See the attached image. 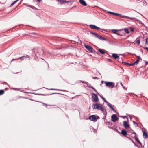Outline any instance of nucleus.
<instances>
[{
    "label": "nucleus",
    "mask_w": 148,
    "mask_h": 148,
    "mask_svg": "<svg viewBox=\"0 0 148 148\" xmlns=\"http://www.w3.org/2000/svg\"><path fill=\"white\" fill-rule=\"evenodd\" d=\"M88 119L91 121H96L97 119L95 115H92L89 116Z\"/></svg>",
    "instance_id": "obj_6"
},
{
    "label": "nucleus",
    "mask_w": 148,
    "mask_h": 148,
    "mask_svg": "<svg viewBox=\"0 0 148 148\" xmlns=\"http://www.w3.org/2000/svg\"><path fill=\"white\" fill-rule=\"evenodd\" d=\"M146 50L148 51V47H145L144 48Z\"/></svg>",
    "instance_id": "obj_47"
},
{
    "label": "nucleus",
    "mask_w": 148,
    "mask_h": 148,
    "mask_svg": "<svg viewBox=\"0 0 148 148\" xmlns=\"http://www.w3.org/2000/svg\"><path fill=\"white\" fill-rule=\"evenodd\" d=\"M127 137V138H129H129H129L128 137Z\"/></svg>",
    "instance_id": "obj_57"
},
{
    "label": "nucleus",
    "mask_w": 148,
    "mask_h": 148,
    "mask_svg": "<svg viewBox=\"0 0 148 148\" xmlns=\"http://www.w3.org/2000/svg\"><path fill=\"white\" fill-rule=\"evenodd\" d=\"M126 117L127 119V121H124L123 122V124L125 128V129H127L129 128L130 127V126L128 124V118L127 117Z\"/></svg>",
    "instance_id": "obj_8"
},
{
    "label": "nucleus",
    "mask_w": 148,
    "mask_h": 148,
    "mask_svg": "<svg viewBox=\"0 0 148 148\" xmlns=\"http://www.w3.org/2000/svg\"><path fill=\"white\" fill-rule=\"evenodd\" d=\"M121 134L123 136H125L127 134V133L126 130H122L121 132Z\"/></svg>",
    "instance_id": "obj_16"
},
{
    "label": "nucleus",
    "mask_w": 148,
    "mask_h": 148,
    "mask_svg": "<svg viewBox=\"0 0 148 148\" xmlns=\"http://www.w3.org/2000/svg\"><path fill=\"white\" fill-rule=\"evenodd\" d=\"M120 117H123V116H121Z\"/></svg>",
    "instance_id": "obj_59"
},
{
    "label": "nucleus",
    "mask_w": 148,
    "mask_h": 148,
    "mask_svg": "<svg viewBox=\"0 0 148 148\" xmlns=\"http://www.w3.org/2000/svg\"><path fill=\"white\" fill-rule=\"evenodd\" d=\"M94 130H95V131H94V132H96V131H95V129Z\"/></svg>",
    "instance_id": "obj_56"
},
{
    "label": "nucleus",
    "mask_w": 148,
    "mask_h": 148,
    "mask_svg": "<svg viewBox=\"0 0 148 148\" xmlns=\"http://www.w3.org/2000/svg\"><path fill=\"white\" fill-rule=\"evenodd\" d=\"M103 10L106 12H107L109 14H112V15H113L114 14V12H110V11H107V10H104V9H103Z\"/></svg>",
    "instance_id": "obj_23"
},
{
    "label": "nucleus",
    "mask_w": 148,
    "mask_h": 148,
    "mask_svg": "<svg viewBox=\"0 0 148 148\" xmlns=\"http://www.w3.org/2000/svg\"><path fill=\"white\" fill-rule=\"evenodd\" d=\"M92 101L94 102H97L99 100L97 96L95 94H92Z\"/></svg>",
    "instance_id": "obj_4"
},
{
    "label": "nucleus",
    "mask_w": 148,
    "mask_h": 148,
    "mask_svg": "<svg viewBox=\"0 0 148 148\" xmlns=\"http://www.w3.org/2000/svg\"><path fill=\"white\" fill-rule=\"evenodd\" d=\"M131 132L132 134H135V136H136V133L133 130H132Z\"/></svg>",
    "instance_id": "obj_32"
},
{
    "label": "nucleus",
    "mask_w": 148,
    "mask_h": 148,
    "mask_svg": "<svg viewBox=\"0 0 148 148\" xmlns=\"http://www.w3.org/2000/svg\"><path fill=\"white\" fill-rule=\"evenodd\" d=\"M93 79H98V78L97 77H93Z\"/></svg>",
    "instance_id": "obj_46"
},
{
    "label": "nucleus",
    "mask_w": 148,
    "mask_h": 148,
    "mask_svg": "<svg viewBox=\"0 0 148 148\" xmlns=\"http://www.w3.org/2000/svg\"><path fill=\"white\" fill-rule=\"evenodd\" d=\"M138 59H138L139 61L140 59V58L139 56L138 57Z\"/></svg>",
    "instance_id": "obj_51"
},
{
    "label": "nucleus",
    "mask_w": 148,
    "mask_h": 148,
    "mask_svg": "<svg viewBox=\"0 0 148 148\" xmlns=\"http://www.w3.org/2000/svg\"><path fill=\"white\" fill-rule=\"evenodd\" d=\"M105 84L106 86L111 88H114L115 86L114 83L112 82H105Z\"/></svg>",
    "instance_id": "obj_3"
},
{
    "label": "nucleus",
    "mask_w": 148,
    "mask_h": 148,
    "mask_svg": "<svg viewBox=\"0 0 148 148\" xmlns=\"http://www.w3.org/2000/svg\"><path fill=\"white\" fill-rule=\"evenodd\" d=\"M107 60L109 62H113V61L112 60L110 59H107Z\"/></svg>",
    "instance_id": "obj_40"
},
{
    "label": "nucleus",
    "mask_w": 148,
    "mask_h": 148,
    "mask_svg": "<svg viewBox=\"0 0 148 148\" xmlns=\"http://www.w3.org/2000/svg\"><path fill=\"white\" fill-rule=\"evenodd\" d=\"M66 1V2H65V3H67V2H69V1Z\"/></svg>",
    "instance_id": "obj_55"
},
{
    "label": "nucleus",
    "mask_w": 148,
    "mask_h": 148,
    "mask_svg": "<svg viewBox=\"0 0 148 148\" xmlns=\"http://www.w3.org/2000/svg\"><path fill=\"white\" fill-rule=\"evenodd\" d=\"M62 94V95H64V94H60V93H54L51 94V95H52V94Z\"/></svg>",
    "instance_id": "obj_44"
},
{
    "label": "nucleus",
    "mask_w": 148,
    "mask_h": 148,
    "mask_svg": "<svg viewBox=\"0 0 148 148\" xmlns=\"http://www.w3.org/2000/svg\"><path fill=\"white\" fill-rule=\"evenodd\" d=\"M86 85H87V86L89 88H91L92 89H93L95 92H97V91L90 84L88 83V84H86Z\"/></svg>",
    "instance_id": "obj_15"
},
{
    "label": "nucleus",
    "mask_w": 148,
    "mask_h": 148,
    "mask_svg": "<svg viewBox=\"0 0 148 148\" xmlns=\"http://www.w3.org/2000/svg\"><path fill=\"white\" fill-rule=\"evenodd\" d=\"M106 82V81H101V84L100 85H101V84H102L103 83H105V84Z\"/></svg>",
    "instance_id": "obj_43"
},
{
    "label": "nucleus",
    "mask_w": 148,
    "mask_h": 148,
    "mask_svg": "<svg viewBox=\"0 0 148 148\" xmlns=\"http://www.w3.org/2000/svg\"><path fill=\"white\" fill-rule=\"evenodd\" d=\"M146 44L148 45V38H147L146 40Z\"/></svg>",
    "instance_id": "obj_39"
},
{
    "label": "nucleus",
    "mask_w": 148,
    "mask_h": 148,
    "mask_svg": "<svg viewBox=\"0 0 148 148\" xmlns=\"http://www.w3.org/2000/svg\"><path fill=\"white\" fill-rule=\"evenodd\" d=\"M79 2L82 5L84 6H86L87 5V4L84 0H79Z\"/></svg>",
    "instance_id": "obj_14"
},
{
    "label": "nucleus",
    "mask_w": 148,
    "mask_h": 148,
    "mask_svg": "<svg viewBox=\"0 0 148 148\" xmlns=\"http://www.w3.org/2000/svg\"><path fill=\"white\" fill-rule=\"evenodd\" d=\"M19 0H16L15 1L13 2V3H12L10 5V6H12L13 5L16 3Z\"/></svg>",
    "instance_id": "obj_25"
},
{
    "label": "nucleus",
    "mask_w": 148,
    "mask_h": 148,
    "mask_svg": "<svg viewBox=\"0 0 148 148\" xmlns=\"http://www.w3.org/2000/svg\"><path fill=\"white\" fill-rule=\"evenodd\" d=\"M127 19H135V20L137 21H139V22H141L139 20H136V18H135L130 17L127 16Z\"/></svg>",
    "instance_id": "obj_20"
},
{
    "label": "nucleus",
    "mask_w": 148,
    "mask_h": 148,
    "mask_svg": "<svg viewBox=\"0 0 148 148\" xmlns=\"http://www.w3.org/2000/svg\"><path fill=\"white\" fill-rule=\"evenodd\" d=\"M89 32L91 34L95 35L96 38L100 40H104L105 41H106L107 40L106 38L102 37V36L99 35L97 33H94L91 31H90Z\"/></svg>",
    "instance_id": "obj_1"
},
{
    "label": "nucleus",
    "mask_w": 148,
    "mask_h": 148,
    "mask_svg": "<svg viewBox=\"0 0 148 148\" xmlns=\"http://www.w3.org/2000/svg\"><path fill=\"white\" fill-rule=\"evenodd\" d=\"M97 118L98 119H99V117L98 116H97Z\"/></svg>",
    "instance_id": "obj_54"
},
{
    "label": "nucleus",
    "mask_w": 148,
    "mask_h": 148,
    "mask_svg": "<svg viewBox=\"0 0 148 148\" xmlns=\"http://www.w3.org/2000/svg\"><path fill=\"white\" fill-rule=\"evenodd\" d=\"M112 56L114 59L117 60L118 62H121V58H119V56L117 54L113 53L112 54Z\"/></svg>",
    "instance_id": "obj_5"
},
{
    "label": "nucleus",
    "mask_w": 148,
    "mask_h": 148,
    "mask_svg": "<svg viewBox=\"0 0 148 148\" xmlns=\"http://www.w3.org/2000/svg\"><path fill=\"white\" fill-rule=\"evenodd\" d=\"M90 27L91 28L93 29H95V30H99L100 29V28L95 26V25H89Z\"/></svg>",
    "instance_id": "obj_11"
},
{
    "label": "nucleus",
    "mask_w": 148,
    "mask_h": 148,
    "mask_svg": "<svg viewBox=\"0 0 148 148\" xmlns=\"http://www.w3.org/2000/svg\"><path fill=\"white\" fill-rule=\"evenodd\" d=\"M49 89L50 90H59V91L68 92L66 90H64L57 89H54V88H51Z\"/></svg>",
    "instance_id": "obj_21"
},
{
    "label": "nucleus",
    "mask_w": 148,
    "mask_h": 148,
    "mask_svg": "<svg viewBox=\"0 0 148 148\" xmlns=\"http://www.w3.org/2000/svg\"><path fill=\"white\" fill-rule=\"evenodd\" d=\"M24 56H23L22 57H20L18 58V59H20L21 60H22L23 59V58H24Z\"/></svg>",
    "instance_id": "obj_36"
},
{
    "label": "nucleus",
    "mask_w": 148,
    "mask_h": 148,
    "mask_svg": "<svg viewBox=\"0 0 148 148\" xmlns=\"http://www.w3.org/2000/svg\"><path fill=\"white\" fill-rule=\"evenodd\" d=\"M42 103L44 105V106H46V105H47L46 104H45L44 103Z\"/></svg>",
    "instance_id": "obj_52"
},
{
    "label": "nucleus",
    "mask_w": 148,
    "mask_h": 148,
    "mask_svg": "<svg viewBox=\"0 0 148 148\" xmlns=\"http://www.w3.org/2000/svg\"><path fill=\"white\" fill-rule=\"evenodd\" d=\"M119 118L116 116V114H113L111 116V120L113 122H115L118 120Z\"/></svg>",
    "instance_id": "obj_10"
},
{
    "label": "nucleus",
    "mask_w": 148,
    "mask_h": 148,
    "mask_svg": "<svg viewBox=\"0 0 148 148\" xmlns=\"http://www.w3.org/2000/svg\"><path fill=\"white\" fill-rule=\"evenodd\" d=\"M36 94L37 95H42V96L45 95L44 94Z\"/></svg>",
    "instance_id": "obj_45"
},
{
    "label": "nucleus",
    "mask_w": 148,
    "mask_h": 148,
    "mask_svg": "<svg viewBox=\"0 0 148 148\" xmlns=\"http://www.w3.org/2000/svg\"><path fill=\"white\" fill-rule=\"evenodd\" d=\"M25 56L24 57V58H29V56L28 55H26L25 56Z\"/></svg>",
    "instance_id": "obj_42"
},
{
    "label": "nucleus",
    "mask_w": 148,
    "mask_h": 148,
    "mask_svg": "<svg viewBox=\"0 0 148 148\" xmlns=\"http://www.w3.org/2000/svg\"><path fill=\"white\" fill-rule=\"evenodd\" d=\"M121 61H122L121 62H122V64L124 65H129L130 66L133 65V63L130 64V63H128L125 62H123V60L122 58H121Z\"/></svg>",
    "instance_id": "obj_12"
},
{
    "label": "nucleus",
    "mask_w": 148,
    "mask_h": 148,
    "mask_svg": "<svg viewBox=\"0 0 148 148\" xmlns=\"http://www.w3.org/2000/svg\"><path fill=\"white\" fill-rule=\"evenodd\" d=\"M113 15H115L116 16H119L120 15L119 14L115 13H114Z\"/></svg>",
    "instance_id": "obj_33"
},
{
    "label": "nucleus",
    "mask_w": 148,
    "mask_h": 148,
    "mask_svg": "<svg viewBox=\"0 0 148 148\" xmlns=\"http://www.w3.org/2000/svg\"><path fill=\"white\" fill-rule=\"evenodd\" d=\"M98 50L99 51L100 53L102 54H103L105 53L104 50L103 49H99Z\"/></svg>",
    "instance_id": "obj_19"
},
{
    "label": "nucleus",
    "mask_w": 148,
    "mask_h": 148,
    "mask_svg": "<svg viewBox=\"0 0 148 148\" xmlns=\"http://www.w3.org/2000/svg\"><path fill=\"white\" fill-rule=\"evenodd\" d=\"M107 105L114 112H116V110L114 108L112 107V105L109 102L107 103Z\"/></svg>",
    "instance_id": "obj_13"
},
{
    "label": "nucleus",
    "mask_w": 148,
    "mask_h": 148,
    "mask_svg": "<svg viewBox=\"0 0 148 148\" xmlns=\"http://www.w3.org/2000/svg\"><path fill=\"white\" fill-rule=\"evenodd\" d=\"M29 7H31V8H32V9L37 10V9H36L35 7H34V6H30Z\"/></svg>",
    "instance_id": "obj_38"
},
{
    "label": "nucleus",
    "mask_w": 148,
    "mask_h": 148,
    "mask_svg": "<svg viewBox=\"0 0 148 148\" xmlns=\"http://www.w3.org/2000/svg\"><path fill=\"white\" fill-rule=\"evenodd\" d=\"M139 62V61L138 59H137V60L136 61H135L133 63V65H134L136 64H137Z\"/></svg>",
    "instance_id": "obj_26"
},
{
    "label": "nucleus",
    "mask_w": 148,
    "mask_h": 148,
    "mask_svg": "<svg viewBox=\"0 0 148 148\" xmlns=\"http://www.w3.org/2000/svg\"><path fill=\"white\" fill-rule=\"evenodd\" d=\"M80 81L82 83H84V84H88V83L87 82H86L84 81H81V80Z\"/></svg>",
    "instance_id": "obj_35"
},
{
    "label": "nucleus",
    "mask_w": 148,
    "mask_h": 148,
    "mask_svg": "<svg viewBox=\"0 0 148 148\" xmlns=\"http://www.w3.org/2000/svg\"><path fill=\"white\" fill-rule=\"evenodd\" d=\"M84 47L90 52L92 53L93 49L91 46L85 45Z\"/></svg>",
    "instance_id": "obj_7"
},
{
    "label": "nucleus",
    "mask_w": 148,
    "mask_h": 148,
    "mask_svg": "<svg viewBox=\"0 0 148 148\" xmlns=\"http://www.w3.org/2000/svg\"><path fill=\"white\" fill-rule=\"evenodd\" d=\"M98 95L100 96V97L102 98H102H103V97L102 96H101L99 94H98Z\"/></svg>",
    "instance_id": "obj_49"
},
{
    "label": "nucleus",
    "mask_w": 148,
    "mask_h": 148,
    "mask_svg": "<svg viewBox=\"0 0 148 148\" xmlns=\"http://www.w3.org/2000/svg\"><path fill=\"white\" fill-rule=\"evenodd\" d=\"M143 137L144 138L146 139L148 137V135L144 131H143Z\"/></svg>",
    "instance_id": "obj_17"
},
{
    "label": "nucleus",
    "mask_w": 148,
    "mask_h": 148,
    "mask_svg": "<svg viewBox=\"0 0 148 148\" xmlns=\"http://www.w3.org/2000/svg\"><path fill=\"white\" fill-rule=\"evenodd\" d=\"M107 123H108V125H112V123L111 121H108L107 122Z\"/></svg>",
    "instance_id": "obj_37"
},
{
    "label": "nucleus",
    "mask_w": 148,
    "mask_h": 148,
    "mask_svg": "<svg viewBox=\"0 0 148 148\" xmlns=\"http://www.w3.org/2000/svg\"><path fill=\"white\" fill-rule=\"evenodd\" d=\"M126 117V116H123V118H125Z\"/></svg>",
    "instance_id": "obj_53"
},
{
    "label": "nucleus",
    "mask_w": 148,
    "mask_h": 148,
    "mask_svg": "<svg viewBox=\"0 0 148 148\" xmlns=\"http://www.w3.org/2000/svg\"><path fill=\"white\" fill-rule=\"evenodd\" d=\"M129 138V139H130L132 142V143L134 144V145L135 146H138L137 145H136L135 143H134V141L131 138Z\"/></svg>",
    "instance_id": "obj_30"
},
{
    "label": "nucleus",
    "mask_w": 148,
    "mask_h": 148,
    "mask_svg": "<svg viewBox=\"0 0 148 148\" xmlns=\"http://www.w3.org/2000/svg\"><path fill=\"white\" fill-rule=\"evenodd\" d=\"M92 107L94 109H97L98 110L103 111V108L101 106H100L99 104L97 103L93 104L92 106Z\"/></svg>",
    "instance_id": "obj_2"
},
{
    "label": "nucleus",
    "mask_w": 148,
    "mask_h": 148,
    "mask_svg": "<svg viewBox=\"0 0 148 148\" xmlns=\"http://www.w3.org/2000/svg\"><path fill=\"white\" fill-rule=\"evenodd\" d=\"M136 42L138 44H140V40L139 39H138V40H137L136 41Z\"/></svg>",
    "instance_id": "obj_34"
},
{
    "label": "nucleus",
    "mask_w": 148,
    "mask_h": 148,
    "mask_svg": "<svg viewBox=\"0 0 148 148\" xmlns=\"http://www.w3.org/2000/svg\"><path fill=\"white\" fill-rule=\"evenodd\" d=\"M4 93V91L3 90H0V95H2Z\"/></svg>",
    "instance_id": "obj_28"
},
{
    "label": "nucleus",
    "mask_w": 148,
    "mask_h": 148,
    "mask_svg": "<svg viewBox=\"0 0 148 148\" xmlns=\"http://www.w3.org/2000/svg\"><path fill=\"white\" fill-rule=\"evenodd\" d=\"M66 1H64L62 0H60V4H62L65 3V2H66Z\"/></svg>",
    "instance_id": "obj_27"
},
{
    "label": "nucleus",
    "mask_w": 148,
    "mask_h": 148,
    "mask_svg": "<svg viewBox=\"0 0 148 148\" xmlns=\"http://www.w3.org/2000/svg\"><path fill=\"white\" fill-rule=\"evenodd\" d=\"M102 99L104 101V102H105V103H106V104L107 103H108V102L105 99V98L103 97V98H102Z\"/></svg>",
    "instance_id": "obj_31"
},
{
    "label": "nucleus",
    "mask_w": 148,
    "mask_h": 148,
    "mask_svg": "<svg viewBox=\"0 0 148 148\" xmlns=\"http://www.w3.org/2000/svg\"><path fill=\"white\" fill-rule=\"evenodd\" d=\"M130 118L131 119H132V118L131 117H130Z\"/></svg>",
    "instance_id": "obj_58"
},
{
    "label": "nucleus",
    "mask_w": 148,
    "mask_h": 148,
    "mask_svg": "<svg viewBox=\"0 0 148 148\" xmlns=\"http://www.w3.org/2000/svg\"><path fill=\"white\" fill-rule=\"evenodd\" d=\"M121 86H122V87H123V88L125 89V90L126 89V88H125V87L123 85V84H122L121 83Z\"/></svg>",
    "instance_id": "obj_41"
},
{
    "label": "nucleus",
    "mask_w": 148,
    "mask_h": 148,
    "mask_svg": "<svg viewBox=\"0 0 148 148\" xmlns=\"http://www.w3.org/2000/svg\"><path fill=\"white\" fill-rule=\"evenodd\" d=\"M123 29H119V30H117V29H113L112 30V33L118 35L120 36H122L123 35L122 34H120L119 32H118V31H121L122 30H123Z\"/></svg>",
    "instance_id": "obj_9"
},
{
    "label": "nucleus",
    "mask_w": 148,
    "mask_h": 148,
    "mask_svg": "<svg viewBox=\"0 0 148 148\" xmlns=\"http://www.w3.org/2000/svg\"><path fill=\"white\" fill-rule=\"evenodd\" d=\"M57 0L60 1V0Z\"/></svg>",
    "instance_id": "obj_60"
},
{
    "label": "nucleus",
    "mask_w": 148,
    "mask_h": 148,
    "mask_svg": "<svg viewBox=\"0 0 148 148\" xmlns=\"http://www.w3.org/2000/svg\"><path fill=\"white\" fill-rule=\"evenodd\" d=\"M131 31V32H134V29L133 28H132L131 30H130Z\"/></svg>",
    "instance_id": "obj_50"
},
{
    "label": "nucleus",
    "mask_w": 148,
    "mask_h": 148,
    "mask_svg": "<svg viewBox=\"0 0 148 148\" xmlns=\"http://www.w3.org/2000/svg\"><path fill=\"white\" fill-rule=\"evenodd\" d=\"M119 16H120L122 18H127V16H124L123 15L121 14H119Z\"/></svg>",
    "instance_id": "obj_24"
},
{
    "label": "nucleus",
    "mask_w": 148,
    "mask_h": 148,
    "mask_svg": "<svg viewBox=\"0 0 148 148\" xmlns=\"http://www.w3.org/2000/svg\"><path fill=\"white\" fill-rule=\"evenodd\" d=\"M134 139L135 140L138 142L140 144V145L142 147V144L141 142L138 140L137 137L136 136H134Z\"/></svg>",
    "instance_id": "obj_18"
},
{
    "label": "nucleus",
    "mask_w": 148,
    "mask_h": 148,
    "mask_svg": "<svg viewBox=\"0 0 148 148\" xmlns=\"http://www.w3.org/2000/svg\"><path fill=\"white\" fill-rule=\"evenodd\" d=\"M127 34H129L130 33V32L129 31V30L127 28H124L123 29H122Z\"/></svg>",
    "instance_id": "obj_22"
},
{
    "label": "nucleus",
    "mask_w": 148,
    "mask_h": 148,
    "mask_svg": "<svg viewBox=\"0 0 148 148\" xmlns=\"http://www.w3.org/2000/svg\"><path fill=\"white\" fill-rule=\"evenodd\" d=\"M133 124L136 127H137L138 126V124L136 123L135 121H134L133 122Z\"/></svg>",
    "instance_id": "obj_29"
},
{
    "label": "nucleus",
    "mask_w": 148,
    "mask_h": 148,
    "mask_svg": "<svg viewBox=\"0 0 148 148\" xmlns=\"http://www.w3.org/2000/svg\"><path fill=\"white\" fill-rule=\"evenodd\" d=\"M148 64V62H147V61H145V65H147Z\"/></svg>",
    "instance_id": "obj_48"
}]
</instances>
